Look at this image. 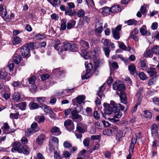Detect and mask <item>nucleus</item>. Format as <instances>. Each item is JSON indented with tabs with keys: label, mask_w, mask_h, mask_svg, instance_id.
Segmentation results:
<instances>
[{
	"label": "nucleus",
	"mask_w": 159,
	"mask_h": 159,
	"mask_svg": "<svg viewBox=\"0 0 159 159\" xmlns=\"http://www.w3.org/2000/svg\"><path fill=\"white\" fill-rule=\"evenodd\" d=\"M111 12L112 13H118L121 11V9L120 7L116 5L112 7L111 9Z\"/></svg>",
	"instance_id": "nucleus-35"
},
{
	"label": "nucleus",
	"mask_w": 159,
	"mask_h": 159,
	"mask_svg": "<svg viewBox=\"0 0 159 159\" xmlns=\"http://www.w3.org/2000/svg\"><path fill=\"white\" fill-rule=\"evenodd\" d=\"M128 69L130 72V73L132 75H134V73H136V68L135 66L133 64H131L128 66Z\"/></svg>",
	"instance_id": "nucleus-27"
},
{
	"label": "nucleus",
	"mask_w": 159,
	"mask_h": 159,
	"mask_svg": "<svg viewBox=\"0 0 159 159\" xmlns=\"http://www.w3.org/2000/svg\"><path fill=\"white\" fill-rule=\"evenodd\" d=\"M54 48L57 51H60L61 50V48L60 47L61 46L60 44V41L58 40L55 42L54 44Z\"/></svg>",
	"instance_id": "nucleus-42"
},
{
	"label": "nucleus",
	"mask_w": 159,
	"mask_h": 159,
	"mask_svg": "<svg viewBox=\"0 0 159 159\" xmlns=\"http://www.w3.org/2000/svg\"><path fill=\"white\" fill-rule=\"evenodd\" d=\"M138 75L140 79L142 80H146L147 78L146 75L143 72H139Z\"/></svg>",
	"instance_id": "nucleus-51"
},
{
	"label": "nucleus",
	"mask_w": 159,
	"mask_h": 159,
	"mask_svg": "<svg viewBox=\"0 0 159 159\" xmlns=\"http://www.w3.org/2000/svg\"><path fill=\"white\" fill-rule=\"evenodd\" d=\"M20 52L23 57H30V49L27 46H22L20 50Z\"/></svg>",
	"instance_id": "nucleus-12"
},
{
	"label": "nucleus",
	"mask_w": 159,
	"mask_h": 159,
	"mask_svg": "<svg viewBox=\"0 0 159 159\" xmlns=\"http://www.w3.org/2000/svg\"><path fill=\"white\" fill-rule=\"evenodd\" d=\"M45 137L44 134H41L37 138L36 143L39 145L41 144L43 142V141Z\"/></svg>",
	"instance_id": "nucleus-29"
},
{
	"label": "nucleus",
	"mask_w": 159,
	"mask_h": 159,
	"mask_svg": "<svg viewBox=\"0 0 159 159\" xmlns=\"http://www.w3.org/2000/svg\"><path fill=\"white\" fill-rule=\"evenodd\" d=\"M146 28V26L145 25L143 26L140 30V32L141 34L144 36L146 35V36H149L151 34L150 33L149 31H147L145 29Z\"/></svg>",
	"instance_id": "nucleus-23"
},
{
	"label": "nucleus",
	"mask_w": 159,
	"mask_h": 159,
	"mask_svg": "<svg viewBox=\"0 0 159 159\" xmlns=\"http://www.w3.org/2000/svg\"><path fill=\"white\" fill-rule=\"evenodd\" d=\"M100 50V47H96L94 48L93 51H92L91 53L92 54L97 55L99 53Z\"/></svg>",
	"instance_id": "nucleus-54"
},
{
	"label": "nucleus",
	"mask_w": 159,
	"mask_h": 159,
	"mask_svg": "<svg viewBox=\"0 0 159 159\" xmlns=\"http://www.w3.org/2000/svg\"><path fill=\"white\" fill-rule=\"evenodd\" d=\"M143 56L145 57H152L153 56V53L151 48L147 49L143 53Z\"/></svg>",
	"instance_id": "nucleus-22"
},
{
	"label": "nucleus",
	"mask_w": 159,
	"mask_h": 159,
	"mask_svg": "<svg viewBox=\"0 0 159 159\" xmlns=\"http://www.w3.org/2000/svg\"><path fill=\"white\" fill-rule=\"evenodd\" d=\"M64 125L67 130L70 131H72L74 129V123L71 120L67 119L65 121Z\"/></svg>",
	"instance_id": "nucleus-11"
},
{
	"label": "nucleus",
	"mask_w": 159,
	"mask_h": 159,
	"mask_svg": "<svg viewBox=\"0 0 159 159\" xmlns=\"http://www.w3.org/2000/svg\"><path fill=\"white\" fill-rule=\"evenodd\" d=\"M113 88L114 90L123 92L126 89L125 84L120 82L116 81L113 84Z\"/></svg>",
	"instance_id": "nucleus-8"
},
{
	"label": "nucleus",
	"mask_w": 159,
	"mask_h": 159,
	"mask_svg": "<svg viewBox=\"0 0 159 159\" xmlns=\"http://www.w3.org/2000/svg\"><path fill=\"white\" fill-rule=\"evenodd\" d=\"M137 140V137H133L131 139L129 149V154L127 156V159H131L132 154L134 151V147Z\"/></svg>",
	"instance_id": "nucleus-6"
},
{
	"label": "nucleus",
	"mask_w": 159,
	"mask_h": 159,
	"mask_svg": "<svg viewBox=\"0 0 159 159\" xmlns=\"http://www.w3.org/2000/svg\"><path fill=\"white\" fill-rule=\"evenodd\" d=\"M26 103L25 102H23L18 103L16 107H18L22 110H24L26 109Z\"/></svg>",
	"instance_id": "nucleus-39"
},
{
	"label": "nucleus",
	"mask_w": 159,
	"mask_h": 159,
	"mask_svg": "<svg viewBox=\"0 0 159 159\" xmlns=\"http://www.w3.org/2000/svg\"><path fill=\"white\" fill-rule=\"evenodd\" d=\"M81 124H79L77 125L76 130L80 133H84L83 129L80 126V125Z\"/></svg>",
	"instance_id": "nucleus-61"
},
{
	"label": "nucleus",
	"mask_w": 159,
	"mask_h": 159,
	"mask_svg": "<svg viewBox=\"0 0 159 159\" xmlns=\"http://www.w3.org/2000/svg\"><path fill=\"white\" fill-rule=\"evenodd\" d=\"M150 128L152 135H155L158 133V127L156 124H153L152 125Z\"/></svg>",
	"instance_id": "nucleus-20"
},
{
	"label": "nucleus",
	"mask_w": 159,
	"mask_h": 159,
	"mask_svg": "<svg viewBox=\"0 0 159 159\" xmlns=\"http://www.w3.org/2000/svg\"><path fill=\"white\" fill-rule=\"evenodd\" d=\"M21 42L20 38L18 36H16L13 38V43L14 45L18 44Z\"/></svg>",
	"instance_id": "nucleus-44"
},
{
	"label": "nucleus",
	"mask_w": 159,
	"mask_h": 159,
	"mask_svg": "<svg viewBox=\"0 0 159 159\" xmlns=\"http://www.w3.org/2000/svg\"><path fill=\"white\" fill-rule=\"evenodd\" d=\"M147 72L152 77L155 76L157 74L156 69L150 67L148 68Z\"/></svg>",
	"instance_id": "nucleus-31"
},
{
	"label": "nucleus",
	"mask_w": 159,
	"mask_h": 159,
	"mask_svg": "<svg viewBox=\"0 0 159 159\" xmlns=\"http://www.w3.org/2000/svg\"><path fill=\"white\" fill-rule=\"evenodd\" d=\"M70 51L76 52L78 50V46L77 44L71 43L70 47Z\"/></svg>",
	"instance_id": "nucleus-43"
},
{
	"label": "nucleus",
	"mask_w": 159,
	"mask_h": 159,
	"mask_svg": "<svg viewBox=\"0 0 159 159\" xmlns=\"http://www.w3.org/2000/svg\"><path fill=\"white\" fill-rule=\"evenodd\" d=\"M76 23V21L73 20H70L67 23V28L68 30L71 29L75 25Z\"/></svg>",
	"instance_id": "nucleus-25"
},
{
	"label": "nucleus",
	"mask_w": 159,
	"mask_h": 159,
	"mask_svg": "<svg viewBox=\"0 0 159 159\" xmlns=\"http://www.w3.org/2000/svg\"><path fill=\"white\" fill-rule=\"evenodd\" d=\"M67 6L66 7V10L65 12V15L71 16H75L77 14V12L72 9L75 7L74 4L72 2H68L67 3Z\"/></svg>",
	"instance_id": "nucleus-4"
},
{
	"label": "nucleus",
	"mask_w": 159,
	"mask_h": 159,
	"mask_svg": "<svg viewBox=\"0 0 159 159\" xmlns=\"http://www.w3.org/2000/svg\"><path fill=\"white\" fill-rule=\"evenodd\" d=\"M153 103L157 106H159V98L154 97L152 99Z\"/></svg>",
	"instance_id": "nucleus-64"
},
{
	"label": "nucleus",
	"mask_w": 159,
	"mask_h": 159,
	"mask_svg": "<svg viewBox=\"0 0 159 159\" xmlns=\"http://www.w3.org/2000/svg\"><path fill=\"white\" fill-rule=\"evenodd\" d=\"M21 98L20 95L18 92H15L12 96V100L15 102H18Z\"/></svg>",
	"instance_id": "nucleus-32"
},
{
	"label": "nucleus",
	"mask_w": 159,
	"mask_h": 159,
	"mask_svg": "<svg viewBox=\"0 0 159 159\" xmlns=\"http://www.w3.org/2000/svg\"><path fill=\"white\" fill-rule=\"evenodd\" d=\"M76 101L79 104H82L85 99V96L84 95H80L76 98Z\"/></svg>",
	"instance_id": "nucleus-33"
},
{
	"label": "nucleus",
	"mask_w": 159,
	"mask_h": 159,
	"mask_svg": "<svg viewBox=\"0 0 159 159\" xmlns=\"http://www.w3.org/2000/svg\"><path fill=\"white\" fill-rule=\"evenodd\" d=\"M93 66L90 62L88 63L87 67L86 66L87 69L85 72H83L82 74L81 77L83 80L89 78L91 75V71L93 70Z\"/></svg>",
	"instance_id": "nucleus-3"
},
{
	"label": "nucleus",
	"mask_w": 159,
	"mask_h": 159,
	"mask_svg": "<svg viewBox=\"0 0 159 159\" xmlns=\"http://www.w3.org/2000/svg\"><path fill=\"white\" fill-rule=\"evenodd\" d=\"M77 15L79 17H83L85 15L84 11L83 9H80L77 12Z\"/></svg>",
	"instance_id": "nucleus-50"
},
{
	"label": "nucleus",
	"mask_w": 159,
	"mask_h": 159,
	"mask_svg": "<svg viewBox=\"0 0 159 159\" xmlns=\"http://www.w3.org/2000/svg\"><path fill=\"white\" fill-rule=\"evenodd\" d=\"M22 57L20 55H18L16 53L14 54V57H13L14 62L16 64H18L20 62Z\"/></svg>",
	"instance_id": "nucleus-28"
},
{
	"label": "nucleus",
	"mask_w": 159,
	"mask_h": 159,
	"mask_svg": "<svg viewBox=\"0 0 159 159\" xmlns=\"http://www.w3.org/2000/svg\"><path fill=\"white\" fill-rule=\"evenodd\" d=\"M12 85L14 87H20L21 86V84L19 81H13L12 83Z\"/></svg>",
	"instance_id": "nucleus-63"
},
{
	"label": "nucleus",
	"mask_w": 159,
	"mask_h": 159,
	"mask_svg": "<svg viewBox=\"0 0 159 159\" xmlns=\"http://www.w3.org/2000/svg\"><path fill=\"white\" fill-rule=\"evenodd\" d=\"M140 66L141 67L146 68L147 67V61L143 60L140 61Z\"/></svg>",
	"instance_id": "nucleus-53"
},
{
	"label": "nucleus",
	"mask_w": 159,
	"mask_h": 159,
	"mask_svg": "<svg viewBox=\"0 0 159 159\" xmlns=\"http://www.w3.org/2000/svg\"><path fill=\"white\" fill-rule=\"evenodd\" d=\"M50 132L52 134L55 136L59 135L61 134V132L60 129L55 126L51 128Z\"/></svg>",
	"instance_id": "nucleus-15"
},
{
	"label": "nucleus",
	"mask_w": 159,
	"mask_h": 159,
	"mask_svg": "<svg viewBox=\"0 0 159 159\" xmlns=\"http://www.w3.org/2000/svg\"><path fill=\"white\" fill-rule=\"evenodd\" d=\"M99 25L100 26L99 27L95 30V32L98 34L101 33L102 32V30L103 29L102 23H100Z\"/></svg>",
	"instance_id": "nucleus-57"
},
{
	"label": "nucleus",
	"mask_w": 159,
	"mask_h": 159,
	"mask_svg": "<svg viewBox=\"0 0 159 159\" xmlns=\"http://www.w3.org/2000/svg\"><path fill=\"white\" fill-rule=\"evenodd\" d=\"M63 45L61 47L60 51H70V46L71 43L64 42L63 43Z\"/></svg>",
	"instance_id": "nucleus-18"
},
{
	"label": "nucleus",
	"mask_w": 159,
	"mask_h": 159,
	"mask_svg": "<svg viewBox=\"0 0 159 159\" xmlns=\"http://www.w3.org/2000/svg\"><path fill=\"white\" fill-rule=\"evenodd\" d=\"M111 32L114 39L116 40H118L120 38V33L119 31H116V30H114V29H112Z\"/></svg>",
	"instance_id": "nucleus-30"
},
{
	"label": "nucleus",
	"mask_w": 159,
	"mask_h": 159,
	"mask_svg": "<svg viewBox=\"0 0 159 159\" xmlns=\"http://www.w3.org/2000/svg\"><path fill=\"white\" fill-rule=\"evenodd\" d=\"M71 118L72 120L77 122H80L83 120L82 116L78 114V112L77 110H73L71 111Z\"/></svg>",
	"instance_id": "nucleus-9"
},
{
	"label": "nucleus",
	"mask_w": 159,
	"mask_h": 159,
	"mask_svg": "<svg viewBox=\"0 0 159 159\" xmlns=\"http://www.w3.org/2000/svg\"><path fill=\"white\" fill-rule=\"evenodd\" d=\"M92 58L93 60L94 65L95 67H97L98 65H100L102 64L104 62V61L102 59H100L99 57L97 56V55L92 54Z\"/></svg>",
	"instance_id": "nucleus-13"
},
{
	"label": "nucleus",
	"mask_w": 159,
	"mask_h": 159,
	"mask_svg": "<svg viewBox=\"0 0 159 159\" xmlns=\"http://www.w3.org/2000/svg\"><path fill=\"white\" fill-rule=\"evenodd\" d=\"M102 13L103 15H107L111 11V8L108 7H105L102 9Z\"/></svg>",
	"instance_id": "nucleus-36"
},
{
	"label": "nucleus",
	"mask_w": 159,
	"mask_h": 159,
	"mask_svg": "<svg viewBox=\"0 0 159 159\" xmlns=\"http://www.w3.org/2000/svg\"><path fill=\"white\" fill-rule=\"evenodd\" d=\"M116 134V139L117 141H119L122 138L123 135L122 132L120 130L115 134Z\"/></svg>",
	"instance_id": "nucleus-46"
},
{
	"label": "nucleus",
	"mask_w": 159,
	"mask_h": 159,
	"mask_svg": "<svg viewBox=\"0 0 159 159\" xmlns=\"http://www.w3.org/2000/svg\"><path fill=\"white\" fill-rule=\"evenodd\" d=\"M45 119L46 118L45 116L43 115H37L34 118L35 120L39 124L43 123Z\"/></svg>",
	"instance_id": "nucleus-19"
},
{
	"label": "nucleus",
	"mask_w": 159,
	"mask_h": 159,
	"mask_svg": "<svg viewBox=\"0 0 159 159\" xmlns=\"http://www.w3.org/2000/svg\"><path fill=\"white\" fill-rule=\"evenodd\" d=\"M143 116L145 118H150L152 116V113L149 111L145 110L144 111Z\"/></svg>",
	"instance_id": "nucleus-49"
},
{
	"label": "nucleus",
	"mask_w": 159,
	"mask_h": 159,
	"mask_svg": "<svg viewBox=\"0 0 159 159\" xmlns=\"http://www.w3.org/2000/svg\"><path fill=\"white\" fill-rule=\"evenodd\" d=\"M153 54L159 55V46L155 45L151 48Z\"/></svg>",
	"instance_id": "nucleus-37"
},
{
	"label": "nucleus",
	"mask_w": 159,
	"mask_h": 159,
	"mask_svg": "<svg viewBox=\"0 0 159 159\" xmlns=\"http://www.w3.org/2000/svg\"><path fill=\"white\" fill-rule=\"evenodd\" d=\"M37 102L41 105V104H43V102L45 101V98L43 97H39L36 98Z\"/></svg>",
	"instance_id": "nucleus-52"
},
{
	"label": "nucleus",
	"mask_w": 159,
	"mask_h": 159,
	"mask_svg": "<svg viewBox=\"0 0 159 159\" xmlns=\"http://www.w3.org/2000/svg\"><path fill=\"white\" fill-rule=\"evenodd\" d=\"M119 97L121 103L125 104L127 103L126 94L124 91L120 92Z\"/></svg>",
	"instance_id": "nucleus-17"
},
{
	"label": "nucleus",
	"mask_w": 159,
	"mask_h": 159,
	"mask_svg": "<svg viewBox=\"0 0 159 159\" xmlns=\"http://www.w3.org/2000/svg\"><path fill=\"white\" fill-rule=\"evenodd\" d=\"M50 77L49 75L48 74H45L42 75L41 76V79L43 81H44L48 79Z\"/></svg>",
	"instance_id": "nucleus-59"
},
{
	"label": "nucleus",
	"mask_w": 159,
	"mask_h": 159,
	"mask_svg": "<svg viewBox=\"0 0 159 159\" xmlns=\"http://www.w3.org/2000/svg\"><path fill=\"white\" fill-rule=\"evenodd\" d=\"M82 53L83 54L84 57L86 59H90L91 58V57L88 54L87 52L85 50L83 49L81 50Z\"/></svg>",
	"instance_id": "nucleus-47"
},
{
	"label": "nucleus",
	"mask_w": 159,
	"mask_h": 159,
	"mask_svg": "<svg viewBox=\"0 0 159 159\" xmlns=\"http://www.w3.org/2000/svg\"><path fill=\"white\" fill-rule=\"evenodd\" d=\"M39 129L37 123L34 122L31 125V128L28 129L27 130L25 131V135L27 136H29L30 135L33 134V133L39 131Z\"/></svg>",
	"instance_id": "nucleus-5"
},
{
	"label": "nucleus",
	"mask_w": 159,
	"mask_h": 159,
	"mask_svg": "<svg viewBox=\"0 0 159 159\" xmlns=\"http://www.w3.org/2000/svg\"><path fill=\"white\" fill-rule=\"evenodd\" d=\"M45 35L43 34H38L35 35V38L37 39H42L45 38Z\"/></svg>",
	"instance_id": "nucleus-60"
},
{
	"label": "nucleus",
	"mask_w": 159,
	"mask_h": 159,
	"mask_svg": "<svg viewBox=\"0 0 159 159\" xmlns=\"http://www.w3.org/2000/svg\"><path fill=\"white\" fill-rule=\"evenodd\" d=\"M120 130L118 129V128L114 125H112L110 129H106L103 131V134L104 135H107L108 136H110L112 135L113 134H115L118 132Z\"/></svg>",
	"instance_id": "nucleus-10"
},
{
	"label": "nucleus",
	"mask_w": 159,
	"mask_h": 159,
	"mask_svg": "<svg viewBox=\"0 0 159 159\" xmlns=\"http://www.w3.org/2000/svg\"><path fill=\"white\" fill-rule=\"evenodd\" d=\"M63 146L64 147L67 148H70L72 147L71 144L67 141H65L63 143Z\"/></svg>",
	"instance_id": "nucleus-62"
},
{
	"label": "nucleus",
	"mask_w": 159,
	"mask_h": 159,
	"mask_svg": "<svg viewBox=\"0 0 159 159\" xmlns=\"http://www.w3.org/2000/svg\"><path fill=\"white\" fill-rule=\"evenodd\" d=\"M10 128V127L7 123H4L3 124V126H2L1 129H2L3 130V133L5 134H7L10 133V132H9V130Z\"/></svg>",
	"instance_id": "nucleus-24"
},
{
	"label": "nucleus",
	"mask_w": 159,
	"mask_h": 159,
	"mask_svg": "<svg viewBox=\"0 0 159 159\" xmlns=\"http://www.w3.org/2000/svg\"><path fill=\"white\" fill-rule=\"evenodd\" d=\"M14 147L11 149L12 152H15L17 151L19 153H23L24 154L28 155L30 153V149L28 147L25 145L22 146L21 143L17 142H15L12 146Z\"/></svg>",
	"instance_id": "nucleus-2"
},
{
	"label": "nucleus",
	"mask_w": 159,
	"mask_h": 159,
	"mask_svg": "<svg viewBox=\"0 0 159 159\" xmlns=\"http://www.w3.org/2000/svg\"><path fill=\"white\" fill-rule=\"evenodd\" d=\"M102 42L104 45L107 46L106 47H108V46L109 45L111 41L108 39H105L104 40L103 39Z\"/></svg>",
	"instance_id": "nucleus-58"
},
{
	"label": "nucleus",
	"mask_w": 159,
	"mask_h": 159,
	"mask_svg": "<svg viewBox=\"0 0 159 159\" xmlns=\"http://www.w3.org/2000/svg\"><path fill=\"white\" fill-rule=\"evenodd\" d=\"M110 103L112 112H113L114 114H116L114 116V118L109 120L113 122L116 123L118 120H116L115 118H119L121 117L122 114L121 111L124 109L125 107L120 104H117L116 103V102L113 101H111Z\"/></svg>",
	"instance_id": "nucleus-1"
},
{
	"label": "nucleus",
	"mask_w": 159,
	"mask_h": 159,
	"mask_svg": "<svg viewBox=\"0 0 159 159\" xmlns=\"http://www.w3.org/2000/svg\"><path fill=\"white\" fill-rule=\"evenodd\" d=\"M125 23H127V25H136L137 24V20L134 19H130L127 21H125Z\"/></svg>",
	"instance_id": "nucleus-38"
},
{
	"label": "nucleus",
	"mask_w": 159,
	"mask_h": 159,
	"mask_svg": "<svg viewBox=\"0 0 159 159\" xmlns=\"http://www.w3.org/2000/svg\"><path fill=\"white\" fill-rule=\"evenodd\" d=\"M19 114L18 112H17L16 113H11L10 115V117L12 119H18V116Z\"/></svg>",
	"instance_id": "nucleus-55"
},
{
	"label": "nucleus",
	"mask_w": 159,
	"mask_h": 159,
	"mask_svg": "<svg viewBox=\"0 0 159 159\" xmlns=\"http://www.w3.org/2000/svg\"><path fill=\"white\" fill-rule=\"evenodd\" d=\"M52 72L57 76L59 77L65 72L61 68H57L53 70Z\"/></svg>",
	"instance_id": "nucleus-21"
},
{
	"label": "nucleus",
	"mask_w": 159,
	"mask_h": 159,
	"mask_svg": "<svg viewBox=\"0 0 159 159\" xmlns=\"http://www.w3.org/2000/svg\"><path fill=\"white\" fill-rule=\"evenodd\" d=\"M8 73L4 70H2L0 71V78L2 80H5L6 78V77L7 76Z\"/></svg>",
	"instance_id": "nucleus-40"
},
{
	"label": "nucleus",
	"mask_w": 159,
	"mask_h": 159,
	"mask_svg": "<svg viewBox=\"0 0 159 159\" xmlns=\"http://www.w3.org/2000/svg\"><path fill=\"white\" fill-rule=\"evenodd\" d=\"M30 107L31 109L34 110L40 108L41 105L34 102H31L29 104Z\"/></svg>",
	"instance_id": "nucleus-26"
},
{
	"label": "nucleus",
	"mask_w": 159,
	"mask_h": 159,
	"mask_svg": "<svg viewBox=\"0 0 159 159\" xmlns=\"http://www.w3.org/2000/svg\"><path fill=\"white\" fill-rule=\"evenodd\" d=\"M118 43L119 46L120 48L121 49L129 52H131V50L132 49L133 51L134 49L128 46L127 47H126V46L124 44V43L122 42L118 41L117 42Z\"/></svg>",
	"instance_id": "nucleus-14"
},
{
	"label": "nucleus",
	"mask_w": 159,
	"mask_h": 159,
	"mask_svg": "<svg viewBox=\"0 0 159 159\" xmlns=\"http://www.w3.org/2000/svg\"><path fill=\"white\" fill-rule=\"evenodd\" d=\"M46 113H48L50 114H52L53 111H52L51 108L49 106L45 104H41L40 107Z\"/></svg>",
	"instance_id": "nucleus-16"
},
{
	"label": "nucleus",
	"mask_w": 159,
	"mask_h": 159,
	"mask_svg": "<svg viewBox=\"0 0 159 159\" xmlns=\"http://www.w3.org/2000/svg\"><path fill=\"white\" fill-rule=\"evenodd\" d=\"M61 21L62 23L61 25V30H65L67 28L66 21L64 19H63Z\"/></svg>",
	"instance_id": "nucleus-45"
},
{
	"label": "nucleus",
	"mask_w": 159,
	"mask_h": 159,
	"mask_svg": "<svg viewBox=\"0 0 159 159\" xmlns=\"http://www.w3.org/2000/svg\"><path fill=\"white\" fill-rule=\"evenodd\" d=\"M104 86L103 84L100 86L98 90V91L97 94L100 98H101L103 96L104 97V95L103 94V90L102 89Z\"/></svg>",
	"instance_id": "nucleus-34"
},
{
	"label": "nucleus",
	"mask_w": 159,
	"mask_h": 159,
	"mask_svg": "<svg viewBox=\"0 0 159 159\" xmlns=\"http://www.w3.org/2000/svg\"><path fill=\"white\" fill-rule=\"evenodd\" d=\"M80 43L81 46L85 49H88L89 48V43L87 41L82 40L80 41Z\"/></svg>",
	"instance_id": "nucleus-41"
},
{
	"label": "nucleus",
	"mask_w": 159,
	"mask_h": 159,
	"mask_svg": "<svg viewBox=\"0 0 159 159\" xmlns=\"http://www.w3.org/2000/svg\"><path fill=\"white\" fill-rule=\"evenodd\" d=\"M103 48L105 55L107 57H109L110 52L111 51V50L109 48H108V47H103Z\"/></svg>",
	"instance_id": "nucleus-48"
},
{
	"label": "nucleus",
	"mask_w": 159,
	"mask_h": 159,
	"mask_svg": "<svg viewBox=\"0 0 159 159\" xmlns=\"http://www.w3.org/2000/svg\"><path fill=\"white\" fill-rule=\"evenodd\" d=\"M103 106L105 108L104 109V113L101 111V112L102 117L105 119H107V115H110L112 112L111 108V103L110 104L104 103Z\"/></svg>",
	"instance_id": "nucleus-7"
},
{
	"label": "nucleus",
	"mask_w": 159,
	"mask_h": 159,
	"mask_svg": "<svg viewBox=\"0 0 159 159\" xmlns=\"http://www.w3.org/2000/svg\"><path fill=\"white\" fill-rule=\"evenodd\" d=\"M36 79L35 76L33 75L28 79L29 83L30 84H34Z\"/></svg>",
	"instance_id": "nucleus-56"
}]
</instances>
